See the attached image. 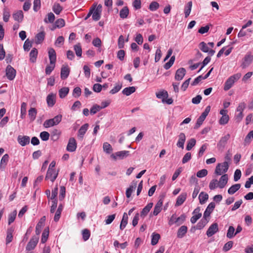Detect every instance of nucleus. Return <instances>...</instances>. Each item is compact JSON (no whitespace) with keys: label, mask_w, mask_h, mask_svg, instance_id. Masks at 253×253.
Wrapping results in <instances>:
<instances>
[{"label":"nucleus","mask_w":253,"mask_h":253,"mask_svg":"<svg viewBox=\"0 0 253 253\" xmlns=\"http://www.w3.org/2000/svg\"><path fill=\"white\" fill-rule=\"evenodd\" d=\"M241 76V73H237L230 76L224 84V90L227 91L231 88L234 83L237 81Z\"/></svg>","instance_id":"obj_1"},{"label":"nucleus","mask_w":253,"mask_h":253,"mask_svg":"<svg viewBox=\"0 0 253 253\" xmlns=\"http://www.w3.org/2000/svg\"><path fill=\"white\" fill-rule=\"evenodd\" d=\"M229 169V164L225 161L222 163H218L216 166L214 173L217 175H221L226 173Z\"/></svg>","instance_id":"obj_2"},{"label":"nucleus","mask_w":253,"mask_h":253,"mask_svg":"<svg viewBox=\"0 0 253 253\" xmlns=\"http://www.w3.org/2000/svg\"><path fill=\"white\" fill-rule=\"evenodd\" d=\"M62 116L58 115L52 119L46 120L43 123V126L45 128L50 127L58 125L62 120Z\"/></svg>","instance_id":"obj_3"},{"label":"nucleus","mask_w":253,"mask_h":253,"mask_svg":"<svg viewBox=\"0 0 253 253\" xmlns=\"http://www.w3.org/2000/svg\"><path fill=\"white\" fill-rule=\"evenodd\" d=\"M6 76L10 81L13 80L16 76V70L10 65H8L6 68Z\"/></svg>","instance_id":"obj_4"},{"label":"nucleus","mask_w":253,"mask_h":253,"mask_svg":"<svg viewBox=\"0 0 253 253\" xmlns=\"http://www.w3.org/2000/svg\"><path fill=\"white\" fill-rule=\"evenodd\" d=\"M129 152L128 151H121L112 154L111 157L114 160L118 159H123L127 157L129 155Z\"/></svg>","instance_id":"obj_5"},{"label":"nucleus","mask_w":253,"mask_h":253,"mask_svg":"<svg viewBox=\"0 0 253 253\" xmlns=\"http://www.w3.org/2000/svg\"><path fill=\"white\" fill-rule=\"evenodd\" d=\"M39 241V237L38 236L33 237L28 242L26 246V250L31 251L33 250L37 245Z\"/></svg>","instance_id":"obj_6"},{"label":"nucleus","mask_w":253,"mask_h":253,"mask_svg":"<svg viewBox=\"0 0 253 253\" xmlns=\"http://www.w3.org/2000/svg\"><path fill=\"white\" fill-rule=\"evenodd\" d=\"M218 231V226L217 223L212 224L208 228L206 234L208 237H210L217 232Z\"/></svg>","instance_id":"obj_7"},{"label":"nucleus","mask_w":253,"mask_h":253,"mask_svg":"<svg viewBox=\"0 0 253 253\" xmlns=\"http://www.w3.org/2000/svg\"><path fill=\"white\" fill-rule=\"evenodd\" d=\"M253 60V55L251 54H247L244 58L241 66L243 68H246L248 67Z\"/></svg>","instance_id":"obj_8"},{"label":"nucleus","mask_w":253,"mask_h":253,"mask_svg":"<svg viewBox=\"0 0 253 253\" xmlns=\"http://www.w3.org/2000/svg\"><path fill=\"white\" fill-rule=\"evenodd\" d=\"M77 148V143L75 139L70 138L67 146V150L69 152H74Z\"/></svg>","instance_id":"obj_9"},{"label":"nucleus","mask_w":253,"mask_h":253,"mask_svg":"<svg viewBox=\"0 0 253 253\" xmlns=\"http://www.w3.org/2000/svg\"><path fill=\"white\" fill-rule=\"evenodd\" d=\"M56 94L53 93H49L46 97V103L49 107H53L56 103Z\"/></svg>","instance_id":"obj_10"},{"label":"nucleus","mask_w":253,"mask_h":253,"mask_svg":"<svg viewBox=\"0 0 253 253\" xmlns=\"http://www.w3.org/2000/svg\"><path fill=\"white\" fill-rule=\"evenodd\" d=\"M57 175L58 172H56L55 170H47L45 176V179H49L51 182H53L56 179Z\"/></svg>","instance_id":"obj_11"},{"label":"nucleus","mask_w":253,"mask_h":253,"mask_svg":"<svg viewBox=\"0 0 253 253\" xmlns=\"http://www.w3.org/2000/svg\"><path fill=\"white\" fill-rule=\"evenodd\" d=\"M14 231V228L12 226L8 228L6 231V237L5 240L6 245H8L13 240V233Z\"/></svg>","instance_id":"obj_12"},{"label":"nucleus","mask_w":253,"mask_h":253,"mask_svg":"<svg viewBox=\"0 0 253 253\" xmlns=\"http://www.w3.org/2000/svg\"><path fill=\"white\" fill-rule=\"evenodd\" d=\"M215 205L214 202L210 203L208 207H207L204 213V217L209 218L210 216L211 213L212 212L215 208Z\"/></svg>","instance_id":"obj_13"},{"label":"nucleus","mask_w":253,"mask_h":253,"mask_svg":"<svg viewBox=\"0 0 253 253\" xmlns=\"http://www.w3.org/2000/svg\"><path fill=\"white\" fill-rule=\"evenodd\" d=\"M186 74V70L184 68L178 69L175 73V79L177 81H181L183 79Z\"/></svg>","instance_id":"obj_14"},{"label":"nucleus","mask_w":253,"mask_h":253,"mask_svg":"<svg viewBox=\"0 0 253 253\" xmlns=\"http://www.w3.org/2000/svg\"><path fill=\"white\" fill-rule=\"evenodd\" d=\"M18 143L22 146H24L30 143V137L28 136L19 135L17 137Z\"/></svg>","instance_id":"obj_15"},{"label":"nucleus","mask_w":253,"mask_h":253,"mask_svg":"<svg viewBox=\"0 0 253 253\" xmlns=\"http://www.w3.org/2000/svg\"><path fill=\"white\" fill-rule=\"evenodd\" d=\"M186 140V136L184 133L181 132L178 135V140L176 145L178 147L183 149L184 143Z\"/></svg>","instance_id":"obj_16"},{"label":"nucleus","mask_w":253,"mask_h":253,"mask_svg":"<svg viewBox=\"0 0 253 253\" xmlns=\"http://www.w3.org/2000/svg\"><path fill=\"white\" fill-rule=\"evenodd\" d=\"M88 124H85L80 127V128L79 130L78 134V137L80 139H83L84 134L85 133L86 131L88 129Z\"/></svg>","instance_id":"obj_17"},{"label":"nucleus","mask_w":253,"mask_h":253,"mask_svg":"<svg viewBox=\"0 0 253 253\" xmlns=\"http://www.w3.org/2000/svg\"><path fill=\"white\" fill-rule=\"evenodd\" d=\"M70 73V69L68 66H63L61 69V78L62 80L67 79Z\"/></svg>","instance_id":"obj_18"},{"label":"nucleus","mask_w":253,"mask_h":253,"mask_svg":"<svg viewBox=\"0 0 253 253\" xmlns=\"http://www.w3.org/2000/svg\"><path fill=\"white\" fill-rule=\"evenodd\" d=\"M228 175L226 174L222 175L219 179L218 183V187L220 188H224L228 182Z\"/></svg>","instance_id":"obj_19"},{"label":"nucleus","mask_w":253,"mask_h":253,"mask_svg":"<svg viewBox=\"0 0 253 253\" xmlns=\"http://www.w3.org/2000/svg\"><path fill=\"white\" fill-rule=\"evenodd\" d=\"M48 56L50 60V64H55L56 60V52L54 49L50 48L48 50Z\"/></svg>","instance_id":"obj_20"},{"label":"nucleus","mask_w":253,"mask_h":253,"mask_svg":"<svg viewBox=\"0 0 253 253\" xmlns=\"http://www.w3.org/2000/svg\"><path fill=\"white\" fill-rule=\"evenodd\" d=\"M230 135L228 133L225 136L222 137L217 143V146L219 147H224L227 141L229 139Z\"/></svg>","instance_id":"obj_21"},{"label":"nucleus","mask_w":253,"mask_h":253,"mask_svg":"<svg viewBox=\"0 0 253 253\" xmlns=\"http://www.w3.org/2000/svg\"><path fill=\"white\" fill-rule=\"evenodd\" d=\"M8 159L9 156L8 154H5L2 156L0 160V169L1 170H3L5 169L6 165H7V163L8 161Z\"/></svg>","instance_id":"obj_22"},{"label":"nucleus","mask_w":253,"mask_h":253,"mask_svg":"<svg viewBox=\"0 0 253 253\" xmlns=\"http://www.w3.org/2000/svg\"><path fill=\"white\" fill-rule=\"evenodd\" d=\"M187 232V227L186 226L183 225L181 226L178 230L177 233V236L179 238H182L186 234Z\"/></svg>","instance_id":"obj_23"},{"label":"nucleus","mask_w":253,"mask_h":253,"mask_svg":"<svg viewBox=\"0 0 253 253\" xmlns=\"http://www.w3.org/2000/svg\"><path fill=\"white\" fill-rule=\"evenodd\" d=\"M12 16L15 20L21 22L23 20L24 15L22 11L19 10L13 13Z\"/></svg>","instance_id":"obj_24"},{"label":"nucleus","mask_w":253,"mask_h":253,"mask_svg":"<svg viewBox=\"0 0 253 253\" xmlns=\"http://www.w3.org/2000/svg\"><path fill=\"white\" fill-rule=\"evenodd\" d=\"M187 195L186 193H182L178 196L175 206H179L181 205L185 201Z\"/></svg>","instance_id":"obj_25"},{"label":"nucleus","mask_w":253,"mask_h":253,"mask_svg":"<svg viewBox=\"0 0 253 253\" xmlns=\"http://www.w3.org/2000/svg\"><path fill=\"white\" fill-rule=\"evenodd\" d=\"M45 33L44 32H41L37 34L35 37V42L37 44L41 43L44 39Z\"/></svg>","instance_id":"obj_26"},{"label":"nucleus","mask_w":253,"mask_h":253,"mask_svg":"<svg viewBox=\"0 0 253 253\" xmlns=\"http://www.w3.org/2000/svg\"><path fill=\"white\" fill-rule=\"evenodd\" d=\"M136 90L135 87L134 86H129L125 88L123 91L122 93L124 95H126V96L130 95L133 92H134Z\"/></svg>","instance_id":"obj_27"},{"label":"nucleus","mask_w":253,"mask_h":253,"mask_svg":"<svg viewBox=\"0 0 253 253\" xmlns=\"http://www.w3.org/2000/svg\"><path fill=\"white\" fill-rule=\"evenodd\" d=\"M128 216L126 213L125 212L123 214L122 221L121 222L120 228L121 230L124 229L127 224Z\"/></svg>","instance_id":"obj_28"},{"label":"nucleus","mask_w":253,"mask_h":253,"mask_svg":"<svg viewBox=\"0 0 253 253\" xmlns=\"http://www.w3.org/2000/svg\"><path fill=\"white\" fill-rule=\"evenodd\" d=\"M241 187L240 184H235L231 186L228 190V193L229 194L232 195L234 194L236 192H237Z\"/></svg>","instance_id":"obj_29"},{"label":"nucleus","mask_w":253,"mask_h":253,"mask_svg":"<svg viewBox=\"0 0 253 253\" xmlns=\"http://www.w3.org/2000/svg\"><path fill=\"white\" fill-rule=\"evenodd\" d=\"M209 195L206 193L202 192L199 196V202L201 204H204L208 200Z\"/></svg>","instance_id":"obj_30"},{"label":"nucleus","mask_w":253,"mask_h":253,"mask_svg":"<svg viewBox=\"0 0 253 253\" xmlns=\"http://www.w3.org/2000/svg\"><path fill=\"white\" fill-rule=\"evenodd\" d=\"M192 6V2L191 1H189L184 7V13L185 17L187 18L190 14L191 8Z\"/></svg>","instance_id":"obj_31"},{"label":"nucleus","mask_w":253,"mask_h":253,"mask_svg":"<svg viewBox=\"0 0 253 253\" xmlns=\"http://www.w3.org/2000/svg\"><path fill=\"white\" fill-rule=\"evenodd\" d=\"M37 114V110L35 108H31L28 111V116L31 121L35 120Z\"/></svg>","instance_id":"obj_32"},{"label":"nucleus","mask_w":253,"mask_h":253,"mask_svg":"<svg viewBox=\"0 0 253 253\" xmlns=\"http://www.w3.org/2000/svg\"><path fill=\"white\" fill-rule=\"evenodd\" d=\"M156 96L157 98L162 99L163 102H165V99L168 97V93L167 91L163 90L159 92L156 93Z\"/></svg>","instance_id":"obj_33"},{"label":"nucleus","mask_w":253,"mask_h":253,"mask_svg":"<svg viewBox=\"0 0 253 253\" xmlns=\"http://www.w3.org/2000/svg\"><path fill=\"white\" fill-rule=\"evenodd\" d=\"M153 204L150 203L147 204L142 210L141 212V216H145L149 212L151 209L152 208Z\"/></svg>","instance_id":"obj_34"},{"label":"nucleus","mask_w":253,"mask_h":253,"mask_svg":"<svg viewBox=\"0 0 253 253\" xmlns=\"http://www.w3.org/2000/svg\"><path fill=\"white\" fill-rule=\"evenodd\" d=\"M69 88L68 87H64L59 90V95L61 98H65L68 94Z\"/></svg>","instance_id":"obj_35"},{"label":"nucleus","mask_w":253,"mask_h":253,"mask_svg":"<svg viewBox=\"0 0 253 253\" xmlns=\"http://www.w3.org/2000/svg\"><path fill=\"white\" fill-rule=\"evenodd\" d=\"M38 50L36 48H34L33 49H32V50L31 51L30 53V61L33 63H34L36 60Z\"/></svg>","instance_id":"obj_36"},{"label":"nucleus","mask_w":253,"mask_h":253,"mask_svg":"<svg viewBox=\"0 0 253 253\" xmlns=\"http://www.w3.org/2000/svg\"><path fill=\"white\" fill-rule=\"evenodd\" d=\"M129 13V10L127 7L125 6L123 7L120 12V17L125 19L126 18Z\"/></svg>","instance_id":"obj_37"},{"label":"nucleus","mask_w":253,"mask_h":253,"mask_svg":"<svg viewBox=\"0 0 253 253\" xmlns=\"http://www.w3.org/2000/svg\"><path fill=\"white\" fill-rule=\"evenodd\" d=\"M235 228L232 226H230L227 231L226 236L229 239H232L236 234H235Z\"/></svg>","instance_id":"obj_38"},{"label":"nucleus","mask_w":253,"mask_h":253,"mask_svg":"<svg viewBox=\"0 0 253 253\" xmlns=\"http://www.w3.org/2000/svg\"><path fill=\"white\" fill-rule=\"evenodd\" d=\"M21 115L20 117L21 119H24L25 117L27 112V104L25 102H23L21 104Z\"/></svg>","instance_id":"obj_39"},{"label":"nucleus","mask_w":253,"mask_h":253,"mask_svg":"<svg viewBox=\"0 0 253 253\" xmlns=\"http://www.w3.org/2000/svg\"><path fill=\"white\" fill-rule=\"evenodd\" d=\"M122 84L121 83L118 82L115 84L114 87L111 89L110 91L111 94H114L119 91L122 88Z\"/></svg>","instance_id":"obj_40"},{"label":"nucleus","mask_w":253,"mask_h":253,"mask_svg":"<svg viewBox=\"0 0 253 253\" xmlns=\"http://www.w3.org/2000/svg\"><path fill=\"white\" fill-rule=\"evenodd\" d=\"M62 9V7L58 3H55L52 7L53 11L56 14H59L61 12Z\"/></svg>","instance_id":"obj_41"},{"label":"nucleus","mask_w":253,"mask_h":253,"mask_svg":"<svg viewBox=\"0 0 253 253\" xmlns=\"http://www.w3.org/2000/svg\"><path fill=\"white\" fill-rule=\"evenodd\" d=\"M209 219L208 217H204L201 220V221L198 223L197 226L198 229L203 228L209 222Z\"/></svg>","instance_id":"obj_42"},{"label":"nucleus","mask_w":253,"mask_h":253,"mask_svg":"<svg viewBox=\"0 0 253 253\" xmlns=\"http://www.w3.org/2000/svg\"><path fill=\"white\" fill-rule=\"evenodd\" d=\"M160 238V234L153 233L152 235L151 244L153 246L156 245L158 243Z\"/></svg>","instance_id":"obj_43"},{"label":"nucleus","mask_w":253,"mask_h":253,"mask_svg":"<svg viewBox=\"0 0 253 253\" xmlns=\"http://www.w3.org/2000/svg\"><path fill=\"white\" fill-rule=\"evenodd\" d=\"M17 214V211L16 210L13 211L8 215V225L11 224L14 222Z\"/></svg>","instance_id":"obj_44"},{"label":"nucleus","mask_w":253,"mask_h":253,"mask_svg":"<svg viewBox=\"0 0 253 253\" xmlns=\"http://www.w3.org/2000/svg\"><path fill=\"white\" fill-rule=\"evenodd\" d=\"M10 11L7 8H5L3 11V20L4 22H7L9 20L10 17Z\"/></svg>","instance_id":"obj_45"},{"label":"nucleus","mask_w":253,"mask_h":253,"mask_svg":"<svg viewBox=\"0 0 253 253\" xmlns=\"http://www.w3.org/2000/svg\"><path fill=\"white\" fill-rule=\"evenodd\" d=\"M196 141L194 138L190 139L188 142L186 146V150L190 151L195 145Z\"/></svg>","instance_id":"obj_46"},{"label":"nucleus","mask_w":253,"mask_h":253,"mask_svg":"<svg viewBox=\"0 0 253 253\" xmlns=\"http://www.w3.org/2000/svg\"><path fill=\"white\" fill-rule=\"evenodd\" d=\"M103 150L107 154H110L113 150L111 145L108 142H105L103 146Z\"/></svg>","instance_id":"obj_47"},{"label":"nucleus","mask_w":253,"mask_h":253,"mask_svg":"<svg viewBox=\"0 0 253 253\" xmlns=\"http://www.w3.org/2000/svg\"><path fill=\"white\" fill-rule=\"evenodd\" d=\"M175 56L173 55L171 56L169 61L164 65V68L166 70L169 69L173 64V63L175 61Z\"/></svg>","instance_id":"obj_48"},{"label":"nucleus","mask_w":253,"mask_h":253,"mask_svg":"<svg viewBox=\"0 0 253 253\" xmlns=\"http://www.w3.org/2000/svg\"><path fill=\"white\" fill-rule=\"evenodd\" d=\"M160 6L158 2L157 1H152L149 5V9L152 11H154L157 10Z\"/></svg>","instance_id":"obj_49"},{"label":"nucleus","mask_w":253,"mask_h":253,"mask_svg":"<svg viewBox=\"0 0 253 253\" xmlns=\"http://www.w3.org/2000/svg\"><path fill=\"white\" fill-rule=\"evenodd\" d=\"M55 20V16L53 13L50 12L47 15V18H45L44 21L45 23H53Z\"/></svg>","instance_id":"obj_50"},{"label":"nucleus","mask_w":253,"mask_h":253,"mask_svg":"<svg viewBox=\"0 0 253 253\" xmlns=\"http://www.w3.org/2000/svg\"><path fill=\"white\" fill-rule=\"evenodd\" d=\"M74 50L77 56L81 57L82 54V49L80 44H77L74 46Z\"/></svg>","instance_id":"obj_51"},{"label":"nucleus","mask_w":253,"mask_h":253,"mask_svg":"<svg viewBox=\"0 0 253 253\" xmlns=\"http://www.w3.org/2000/svg\"><path fill=\"white\" fill-rule=\"evenodd\" d=\"M218 187V181L216 179H213L209 184V188L211 190H213Z\"/></svg>","instance_id":"obj_52"},{"label":"nucleus","mask_w":253,"mask_h":253,"mask_svg":"<svg viewBox=\"0 0 253 253\" xmlns=\"http://www.w3.org/2000/svg\"><path fill=\"white\" fill-rule=\"evenodd\" d=\"M200 49L204 52L207 53L209 52V48L207 46L206 43L204 42H202L199 44Z\"/></svg>","instance_id":"obj_53"},{"label":"nucleus","mask_w":253,"mask_h":253,"mask_svg":"<svg viewBox=\"0 0 253 253\" xmlns=\"http://www.w3.org/2000/svg\"><path fill=\"white\" fill-rule=\"evenodd\" d=\"M83 238L84 241H87L90 237V234L89 230L85 229L82 231Z\"/></svg>","instance_id":"obj_54"},{"label":"nucleus","mask_w":253,"mask_h":253,"mask_svg":"<svg viewBox=\"0 0 253 253\" xmlns=\"http://www.w3.org/2000/svg\"><path fill=\"white\" fill-rule=\"evenodd\" d=\"M101 109L100 106L95 104L90 109V112L91 114L94 115Z\"/></svg>","instance_id":"obj_55"},{"label":"nucleus","mask_w":253,"mask_h":253,"mask_svg":"<svg viewBox=\"0 0 253 253\" xmlns=\"http://www.w3.org/2000/svg\"><path fill=\"white\" fill-rule=\"evenodd\" d=\"M229 120V117L228 115H224L222 116L219 121V123L221 125H224L226 124Z\"/></svg>","instance_id":"obj_56"},{"label":"nucleus","mask_w":253,"mask_h":253,"mask_svg":"<svg viewBox=\"0 0 253 253\" xmlns=\"http://www.w3.org/2000/svg\"><path fill=\"white\" fill-rule=\"evenodd\" d=\"M115 217L116 214L108 215L105 220V224L107 225L111 224L115 218Z\"/></svg>","instance_id":"obj_57"},{"label":"nucleus","mask_w":253,"mask_h":253,"mask_svg":"<svg viewBox=\"0 0 253 253\" xmlns=\"http://www.w3.org/2000/svg\"><path fill=\"white\" fill-rule=\"evenodd\" d=\"M41 0H34L33 10L35 12H37L41 8Z\"/></svg>","instance_id":"obj_58"},{"label":"nucleus","mask_w":253,"mask_h":253,"mask_svg":"<svg viewBox=\"0 0 253 253\" xmlns=\"http://www.w3.org/2000/svg\"><path fill=\"white\" fill-rule=\"evenodd\" d=\"M81 89L79 87H76L73 91V96L76 98L79 97L81 94Z\"/></svg>","instance_id":"obj_59"},{"label":"nucleus","mask_w":253,"mask_h":253,"mask_svg":"<svg viewBox=\"0 0 253 253\" xmlns=\"http://www.w3.org/2000/svg\"><path fill=\"white\" fill-rule=\"evenodd\" d=\"M101 13L100 12H98L97 11L94 10V11H93V13L92 14V17L93 20L94 21L99 20L101 17Z\"/></svg>","instance_id":"obj_60"},{"label":"nucleus","mask_w":253,"mask_h":253,"mask_svg":"<svg viewBox=\"0 0 253 253\" xmlns=\"http://www.w3.org/2000/svg\"><path fill=\"white\" fill-rule=\"evenodd\" d=\"M40 137L43 141H47L49 137V133L47 131H42L40 133Z\"/></svg>","instance_id":"obj_61"},{"label":"nucleus","mask_w":253,"mask_h":253,"mask_svg":"<svg viewBox=\"0 0 253 253\" xmlns=\"http://www.w3.org/2000/svg\"><path fill=\"white\" fill-rule=\"evenodd\" d=\"M55 24L56 27L62 28L65 26V21L61 18L58 19L55 21Z\"/></svg>","instance_id":"obj_62"},{"label":"nucleus","mask_w":253,"mask_h":253,"mask_svg":"<svg viewBox=\"0 0 253 253\" xmlns=\"http://www.w3.org/2000/svg\"><path fill=\"white\" fill-rule=\"evenodd\" d=\"M208 174V170L206 169H203L198 171L197 173V176L199 178H202Z\"/></svg>","instance_id":"obj_63"},{"label":"nucleus","mask_w":253,"mask_h":253,"mask_svg":"<svg viewBox=\"0 0 253 253\" xmlns=\"http://www.w3.org/2000/svg\"><path fill=\"white\" fill-rule=\"evenodd\" d=\"M32 42L30 41L29 39H27L24 43V49L26 51H29L30 47L32 46Z\"/></svg>","instance_id":"obj_64"}]
</instances>
